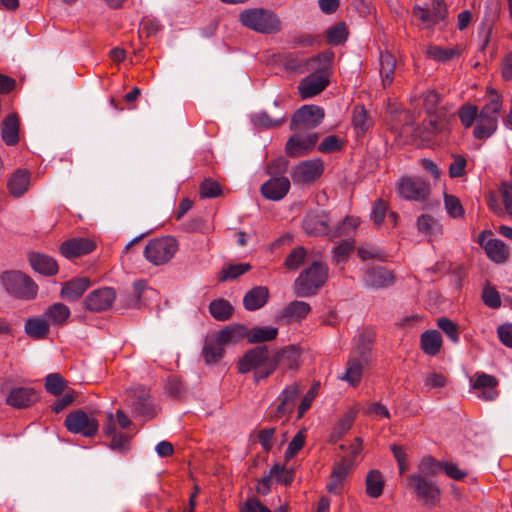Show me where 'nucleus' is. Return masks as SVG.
<instances>
[{"instance_id": "1", "label": "nucleus", "mask_w": 512, "mask_h": 512, "mask_svg": "<svg viewBox=\"0 0 512 512\" xmlns=\"http://www.w3.org/2000/svg\"><path fill=\"white\" fill-rule=\"evenodd\" d=\"M275 363L266 346H257L248 350L238 361L239 373L253 371L256 383L268 378L274 372Z\"/></svg>"}, {"instance_id": "2", "label": "nucleus", "mask_w": 512, "mask_h": 512, "mask_svg": "<svg viewBox=\"0 0 512 512\" xmlns=\"http://www.w3.org/2000/svg\"><path fill=\"white\" fill-rule=\"evenodd\" d=\"M328 278V267L315 261L302 271L294 282V293L298 297L315 295Z\"/></svg>"}, {"instance_id": "3", "label": "nucleus", "mask_w": 512, "mask_h": 512, "mask_svg": "<svg viewBox=\"0 0 512 512\" xmlns=\"http://www.w3.org/2000/svg\"><path fill=\"white\" fill-rule=\"evenodd\" d=\"M239 18L245 27L262 34H275L282 28L278 16L263 8L247 9L240 14Z\"/></svg>"}, {"instance_id": "4", "label": "nucleus", "mask_w": 512, "mask_h": 512, "mask_svg": "<svg viewBox=\"0 0 512 512\" xmlns=\"http://www.w3.org/2000/svg\"><path fill=\"white\" fill-rule=\"evenodd\" d=\"M492 98L486 103L478 113L477 123L473 135L477 139L489 138L497 129L498 114L502 107V102L498 94L491 90Z\"/></svg>"}, {"instance_id": "5", "label": "nucleus", "mask_w": 512, "mask_h": 512, "mask_svg": "<svg viewBox=\"0 0 512 512\" xmlns=\"http://www.w3.org/2000/svg\"><path fill=\"white\" fill-rule=\"evenodd\" d=\"M2 282L6 291L16 298L30 300L37 295L38 287L36 283L29 276L19 271L5 272L2 276Z\"/></svg>"}, {"instance_id": "6", "label": "nucleus", "mask_w": 512, "mask_h": 512, "mask_svg": "<svg viewBox=\"0 0 512 512\" xmlns=\"http://www.w3.org/2000/svg\"><path fill=\"white\" fill-rule=\"evenodd\" d=\"M177 250V240L174 237L165 236L150 240L145 247L144 256L150 263L159 266L168 263Z\"/></svg>"}, {"instance_id": "7", "label": "nucleus", "mask_w": 512, "mask_h": 512, "mask_svg": "<svg viewBox=\"0 0 512 512\" xmlns=\"http://www.w3.org/2000/svg\"><path fill=\"white\" fill-rule=\"evenodd\" d=\"M64 425L67 430L84 437H94L99 430V422L93 414L77 409L66 416Z\"/></svg>"}, {"instance_id": "8", "label": "nucleus", "mask_w": 512, "mask_h": 512, "mask_svg": "<svg viewBox=\"0 0 512 512\" xmlns=\"http://www.w3.org/2000/svg\"><path fill=\"white\" fill-rule=\"evenodd\" d=\"M423 106L428 115V124L423 123L424 130L428 135H423V140H428L429 135L437 133L441 129V119L444 116L442 107H440L441 96L435 90H428L422 95Z\"/></svg>"}, {"instance_id": "9", "label": "nucleus", "mask_w": 512, "mask_h": 512, "mask_svg": "<svg viewBox=\"0 0 512 512\" xmlns=\"http://www.w3.org/2000/svg\"><path fill=\"white\" fill-rule=\"evenodd\" d=\"M324 118V110L316 105H304L298 109L291 120V130L315 128Z\"/></svg>"}, {"instance_id": "10", "label": "nucleus", "mask_w": 512, "mask_h": 512, "mask_svg": "<svg viewBox=\"0 0 512 512\" xmlns=\"http://www.w3.org/2000/svg\"><path fill=\"white\" fill-rule=\"evenodd\" d=\"M115 300V290L110 287H104L90 292L83 300V305L86 310L98 313L110 309Z\"/></svg>"}, {"instance_id": "11", "label": "nucleus", "mask_w": 512, "mask_h": 512, "mask_svg": "<svg viewBox=\"0 0 512 512\" xmlns=\"http://www.w3.org/2000/svg\"><path fill=\"white\" fill-rule=\"evenodd\" d=\"M324 172V165L321 159H310L300 162L292 169L294 183L315 182Z\"/></svg>"}, {"instance_id": "12", "label": "nucleus", "mask_w": 512, "mask_h": 512, "mask_svg": "<svg viewBox=\"0 0 512 512\" xmlns=\"http://www.w3.org/2000/svg\"><path fill=\"white\" fill-rule=\"evenodd\" d=\"M499 384L498 379L484 372H477L475 374V380L471 384V389L475 391L477 398L483 401L495 400L499 392L497 386Z\"/></svg>"}, {"instance_id": "13", "label": "nucleus", "mask_w": 512, "mask_h": 512, "mask_svg": "<svg viewBox=\"0 0 512 512\" xmlns=\"http://www.w3.org/2000/svg\"><path fill=\"white\" fill-rule=\"evenodd\" d=\"M317 141V133L294 134L286 143V154L293 158L304 156L314 149Z\"/></svg>"}, {"instance_id": "14", "label": "nucleus", "mask_w": 512, "mask_h": 512, "mask_svg": "<svg viewBox=\"0 0 512 512\" xmlns=\"http://www.w3.org/2000/svg\"><path fill=\"white\" fill-rule=\"evenodd\" d=\"M329 215L324 211H310L305 216L302 226L310 236H322L329 233Z\"/></svg>"}, {"instance_id": "15", "label": "nucleus", "mask_w": 512, "mask_h": 512, "mask_svg": "<svg viewBox=\"0 0 512 512\" xmlns=\"http://www.w3.org/2000/svg\"><path fill=\"white\" fill-rule=\"evenodd\" d=\"M290 187V180L287 177H271L261 185L260 192L265 199L279 201L288 194Z\"/></svg>"}, {"instance_id": "16", "label": "nucleus", "mask_w": 512, "mask_h": 512, "mask_svg": "<svg viewBox=\"0 0 512 512\" xmlns=\"http://www.w3.org/2000/svg\"><path fill=\"white\" fill-rule=\"evenodd\" d=\"M95 248V242L89 238H72L61 244L60 252L64 257L71 259L86 255Z\"/></svg>"}, {"instance_id": "17", "label": "nucleus", "mask_w": 512, "mask_h": 512, "mask_svg": "<svg viewBox=\"0 0 512 512\" xmlns=\"http://www.w3.org/2000/svg\"><path fill=\"white\" fill-rule=\"evenodd\" d=\"M39 399L35 389L31 387H16L9 392L6 402L9 406L23 409L32 406Z\"/></svg>"}, {"instance_id": "18", "label": "nucleus", "mask_w": 512, "mask_h": 512, "mask_svg": "<svg viewBox=\"0 0 512 512\" xmlns=\"http://www.w3.org/2000/svg\"><path fill=\"white\" fill-rule=\"evenodd\" d=\"M299 395V386L293 383L287 386L278 396L279 404L276 408L274 418L281 419L288 416L295 407V401Z\"/></svg>"}, {"instance_id": "19", "label": "nucleus", "mask_w": 512, "mask_h": 512, "mask_svg": "<svg viewBox=\"0 0 512 512\" xmlns=\"http://www.w3.org/2000/svg\"><path fill=\"white\" fill-rule=\"evenodd\" d=\"M329 84L328 79L317 73H312L304 78L299 86V93L302 99H307L321 93Z\"/></svg>"}, {"instance_id": "20", "label": "nucleus", "mask_w": 512, "mask_h": 512, "mask_svg": "<svg viewBox=\"0 0 512 512\" xmlns=\"http://www.w3.org/2000/svg\"><path fill=\"white\" fill-rule=\"evenodd\" d=\"M300 351L295 346H287L274 355H272V362L275 363L274 371L277 367L283 370L297 369L299 366Z\"/></svg>"}, {"instance_id": "21", "label": "nucleus", "mask_w": 512, "mask_h": 512, "mask_svg": "<svg viewBox=\"0 0 512 512\" xmlns=\"http://www.w3.org/2000/svg\"><path fill=\"white\" fill-rule=\"evenodd\" d=\"M441 491L432 481L418 476V502L423 505L433 507L439 503Z\"/></svg>"}, {"instance_id": "22", "label": "nucleus", "mask_w": 512, "mask_h": 512, "mask_svg": "<svg viewBox=\"0 0 512 512\" xmlns=\"http://www.w3.org/2000/svg\"><path fill=\"white\" fill-rule=\"evenodd\" d=\"M375 333L372 329H364L355 339V345L350 355L362 358L364 362H371V349Z\"/></svg>"}, {"instance_id": "23", "label": "nucleus", "mask_w": 512, "mask_h": 512, "mask_svg": "<svg viewBox=\"0 0 512 512\" xmlns=\"http://www.w3.org/2000/svg\"><path fill=\"white\" fill-rule=\"evenodd\" d=\"M369 363L370 362H364V360L358 356L350 355L347 361L346 371L340 379L346 381L353 387L358 386L362 379L364 368L368 366Z\"/></svg>"}, {"instance_id": "24", "label": "nucleus", "mask_w": 512, "mask_h": 512, "mask_svg": "<svg viewBox=\"0 0 512 512\" xmlns=\"http://www.w3.org/2000/svg\"><path fill=\"white\" fill-rule=\"evenodd\" d=\"M107 420L108 423L104 427V432L106 436L111 438L110 448L120 452L126 451L129 447L131 436L126 433L116 431V426L114 425V415L112 413L107 415Z\"/></svg>"}, {"instance_id": "25", "label": "nucleus", "mask_w": 512, "mask_h": 512, "mask_svg": "<svg viewBox=\"0 0 512 512\" xmlns=\"http://www.w3.org/2000/svg\"><path fill=\"white\" fill-rule=\"evenodd\" d=\"M90 284L91 282L87 277L74 278L63 284L60 296L70 302L76 301L90 287Z\"/></svg>"}, {"instance_id": "26", "label": "nucleus", "mask_w": 512, "mask_h": 512, "mask_svg": "<svg viewBox=\"0 0 512 512\" xmlns=\"http://www.w3.org/2000/svg\"><path fill=\"white\" fill-rule=\"evenodd\" d=\"M359 412V406L354 405L349 408L339 419L330 434V441L336 443L339 441L352 427L356 416Z\"/></svg>"}, {"instance_id": "27", "label": "nucleus", "mask_w": 512, "mask_h": 512, "mask_svg": "<svg viewBox=\"0 0 512 512\" xmlns=\"http://www.w3.org/2000/svg\"><path fill=\"white\" fill-rule=\"evenodd\" d=\"M418 231L427 236L430 242H433L441 237L443 227L435 216L428 213L418 217Z\"/></svg>"}, {"instance_id": "28", "label": "nucleus", "mask_w": 512, "mask_h": 512, "mask_svg": "<svg viewBox=\"0 0 512 512\" xmlns=\"http://www.w3.org/2000/svg\"><path fill=\"white\" fill-rule=\"evenodd\" d=\"M20 120L16 113H11L5 117L2 123L1 135L3 141L14 146L19 142Z\"/></svg>"}, {"instance_id": "29", "label": "nucleus", "mask_w": 512, "mask_h": 512, "mask_svg": "<svg viewBox=\"0 0 512 512\" xmlns=\"http://www.w3.org/2000/svg\"><path fill=\"white\" fill-rule=\"evenodd\" d=\"M32 268L43 275H54L58 272L57 262L50 256L33 252L29 255Z\"/></svg>"}, {"instance_id": "30", "label": "nucleus", "mask_w": 512, "mask_h": 512, "mask_svg": "<svg viewBox=\"0 0 512 512\" xmlns=\"http://www.w3.org/2000/svg\"><path fill=\"white\" fill-rule=\"evenodd\" d=\"M269 299V290L265 286H256L249 290L243 299L245 309L254 311L262 308Z\"/></svg>"}, {"instance_id": "31", "label": "nucleus", "mask_w": 512, "mask_h": 512, "mask_svg": "<svg viewBox=\"0 0 512 512\" xmlns=\"http://www.w3.org/2000/svg\"><path fill=\"white\" fill-rule=\"evenodd\" d=\"M421 349L429 356H436L443 346L442 335L438 330H427L421 334Z\"/></svg>"}, {"instance_id": "32", "label": "nucleus", "mask_w": 512, "mask_h": 512, "mask_svg": "<svg viewBox=\"0 0 512 512\" xmlns=\"http://www.w3.org/2000/svg\"><path fill=\"white\" fill-rule=\"evenodd\" d=\"M30 185V173L24 169H18L8 180L9 193L18 198L24 195Z\"/></svg>"}, {"instance_id": "33", "label": "nucleus", "mask_w": 512, "mask_h": 512, "mask_svg": "<svg viewBox=\"0 0 512 512\" xmlns=\"http://www.w3.org/2000/svg\"><path fill=\"white\" fill-rule=\"evenodd\" d=\"M394 280L392 273L383 268L375 267L369 269L365 274V284L371 288H383L391 284Z\"/></svg>"}, {"instance_id": "34", "label": "nucleus", "mask_w": 512, "mask_h": 512, "mask_svg": "<svg viewBox=\"0 0 512 512\" xmlns=\"http://www.w3.org/2000/svg\"><path fill=\"white\" fill-rule=\"evenodd\" d=\"M322 60L329 62L331 57L323 54L312 58H301L300 60L290 59L286 62V68L296 73L303 74L316 69V64L320 63Z\"/></svg>"}, {"instance_id": "35", "label": "nucleus", "mask_w": 512, "mask_h": 512, "mask_svg": "<svg viewBox=\"0 0 512 512\" xmlns=\"http://www.w3.org/2000/svg\"><path fill=\"white\" fill-rule=\"evenodd\" d=\"M483 247L487 257L495 263H503L509 256V250L506 244L500 239H489Z\"/></svg>"}, {"instance_id": "36", "label": "nucleus", "mask_w": 512, "mask_h": 512, "mask_svg": "<svg viewBox=\"0 0 512 512\" xmlns=\"http://www.w3.org/2000/svg\"><path fill=\"white\" fill-rule=\"evenodd\" d=\"M248 328L243 325H231L220 330L216 336L222 344H236L241 340L247 338Z\"/></svg>"}, {"instance_id": "37", "label": "nucleus", "mask_w": 512, "mask_h": 512, "mask_svg": "<svg viewBox=\"0 0 512 512\" xmlns=\"http://www.w3.org/2000/svg\"><path fill=\"white\" fill-rule=\"evenodd\" d=\"M352 125L357 136H364L372 128L373 121L363 105H356L353 108Z\"/></svg>"}, {"instance_id": "38", "label": "nucleus", "mask_w": 512, "mask_h": 512, "mask_svg": "<svg viewBox=\"0 0 512 512\" xmlns=\"http://www.w3.org/2000/svg\"><path fill=\"white\" fill-rule=\"evenodd\" d=\"M311 307L304 301H292L282 311V317L287 321H302L310 313Z\"/></svg>"}, {"instance_id": "39", "label": "nucleus", "mask_w": 512, "mask_h": 512, "mask_svg": "<svg viewBox=\"0 0 512 512\" xmlns=\"http://www.w3.org/2000/svg\"><path fill=\"white\" fill-rule=\"evenodd\" d=\"M366 493L369 497L377 499L383 494L385 481L381 471L370 470L365 479Z\"/></svg>"}, {"instance_id": "40", "label": "nucleus", "mask_w": 512, "mask_h": 512, "mask_svg": "<svg viewBox=\"0 0 512 512\" xmlns=\"http://www.w3.org/2000/svg\"><path fill=\"white\" fill-rule=\"evenodd\" d=\"M70 315L71 312L69 307L63 303H54L44 312V317L46 318L47 322L57 326L65 324Z\"/></svg>"}, {"instance_id": "41", "label": "nucleus", "mask_w": 512, "mask_h": 512, "mask_svg": "<svg viewBox=\"0 0 512 512\" xmlns=\"http://www.w3.org/2000/svg\"><path fill=\"white\" fill-rule=\"evenodd\" d=\"M202 354L207 364L216 363L223 357L224 345L216 335L213 338H207Z\"/></svg>"}, {"instance_id": "42", "label": "nucleus", "mask_w": 512, "mask_h": 512, "mask_svg": "<svg viewBox=\"0 0 512 512\" xmlns=\"http://www.w3.org/2000/svg\"><path fill=\"white\" fill-rule=\"evenodd\" d=\"M25 332L32 339H44L49 334V323L46 318H29L25 323Z\"/></svg>"}, {"instance_id": "43", "label": "nucleus", "mask_w": 512, "mask_h": 512, "mask_svg": "<svg viewBox=\"0 0 512 512\" xmlns=\"http://www.w3.org/2000/svg\"><path fill=\"white\" fill-rule=\"evenodd\" d=\"M431 6V11L421 9L420 18L429 25H434L445 19L447 8L443 0H432ZM418 10H420L419 7Z\"/></svg>"}, {"instance_id": "44", "label": "nucleus", "mask_w": 512, "mask_h": 512, "mask_svg": "<svg viewBox=\"0 0 512 512\" xmlns=\"http://www.w3.org/2000/svg\"><path fill=\"white\" fill-rule=\"evenodd\" d=\"M131 405L135 412L142 416H152L153 407L148 392L144 389L139 390L131 396Z\"/></svg>"}, {"instance_id": "45", "label": "nucleus", "mask_w": 512, "mask_h": 512, "mask_svg": "<svg viewBox=\"0 0 512 512\" xmlns=\"http://www.w3.org/2000/svg\"><path fill=\"white\" fill-rule=\"evenodd\" d=\"M396 192L403 200H416V179L413 176H402L396 182Z\"/></svg>"}, {"instance_id": "46", "label": "nucleus", "mask_w": 512, "mask_h": 512, "mask_svg": "<svg viewBox=\"0 0 512 512\" xmlns=\"http://www.w3.org/2000/svg\"><path fill=\"white\" fill-rule=\"evenodd\" d=\"M396 67L395 57L389 53L384 52L380 55V75L384 85H389L394 79V71Z\"/></svg>"}, {"instance_id": "47", "label": "nucleus", "mask_w": 512, "mask_h": 512, "mask_svg": "<svg viewBox=\"0 0 512 512\" xmlns=\"http://www.w3.org/2000/svg\"><path fill=\"white\" fill-rule=\"evenodd\" d=\"M278 335L275 327H255L248 329L247 339L249 343H262L274 340Z\"/></svg>"}, {"instance_id": "48", "label": "nucleus", "mask_w": 512, "mask_h": 512, "mask_svg": "<svg viewBox=\"0 0 512 512\" xmlns=\"http://www.w3.org/2000/svg\"><path fill=\"white\" fill-rule=\"evenodd\" d=\"M209 312L214 319L226 321L232 316L233 307L225 299H216L209 304Z\"/></svg>"}, {"instance_id": "49", "label": "nucleus", "mask_w": 512, "mask_h": 512, "mask_svg": "<svg viewBox=\"0 0 512 512\" xmlns=\"http://www.w3.org/2000/svg\"><path fill=\"white\" fill-rule=\"evenodd\" d=\"M427 55L437 61H448L461 55L459 47L442 48L439 46H429L426 50Z\"/></svg>"}, {"instance_id": "50", "label": "nucleus", "mask_w": 512, "mask_h": 512, "mask_svg": "<svg viewBox=\"0 0 512 512\" xmlns=\"http://www.w3.org/2000/svg\"><path fill=\"white\" fill-rule=\"evenodd\" d=\"M437 327L445 333V335L454 344H458L460 341V332L457 324L451 321L447 317H440L437 319Z\"/></svg>"}, {"instance_id": "51", "label": "nucleus", "mask_w": 512, "mask_h": 512, "mask_svg": "<svg viewBox=\"0 0 512 512\" xmlns=\"http://www.w3.org/2000/svg\"><path fill=\"white\" fill-rule=\"evenodd\" d=\"M347 27L345 23H337L326 32V40L330 45H339L347 39Z\"/></svg>"}, {"instance_id": "52", "label": "nucleus", "mask_w": 512, "mask_h": 512, "mask_svg": "<svg viewBox=\"0 0 512 512\" xmlns=\"http://www.w3.org/2000/svg\"><path fill=\"white\" fill-rule=\"evenodd\" d=\"M306 249L302 246L294 248L286 257L284 266L290 270H297L306 258Z\"/></svg>"}, {"instance_id": "53", "label": "nucleus", "mask_w": 512, "mask_h": 512, "mask_svg": "<svg viewBox=\"0 0 512 512\" xmlns=\"http://www.w3.org/2000/svg\"><path fill=\"white\" fill-rule=\"evenodd\" d=\"M250 269H251V266L248 263L229 265L228 267L224 268L221 271L219 280L221 282H224L227 280L236 279L237 277L248 272Z\"/></svg>"}, {"instance_id": "54", "label": "nucleus", "mask_w": 512, "mask_h": 512, "mask_svg": "<svg viewBox=\"0 0 512 512\" xmlns=\"http://www.w3.org/2000/svg\"><path fill=\"white\" fill-rule=\"evenodd\" d=\"M269 472L272 478H276L278 483L284 485H290L294 480V470L280 464L273 465Z\"/></svg>"}, {"instance_id": "55", "label": "nucleus", "mask_w": 512, "mask_h": 512, "mask_svg": "<svg viewBox=\"0 0 512 512\" xmlns=\"http://www.w3.org/2000/svg\"><path fill=\"white\" fill-rule=\"evenodd\" d=\"M355 465L356 461L351 457H343L339 462L334 464L331 474L333 477L344 481Z\"/></svg>"}, {"instance_id": "56", "label": "nucleus", "mask_w": 512, "mask_h": 512, "mask_svg": "<svg viewBox=\"0 0 512 512\" xmlns=\"http://www.w3.org/2000/svg\"><path fill=\"white\" fill-rule=\"evenodd\" d=\"M45 388L49 393L59 396L65 388V380L59 373L49 374L45 378Z\"/></svg>"}, {"instance_id": "57", "label": "nucleus", "mask_w": 512, "mask_h": 512, "mask_svg": "<svg viewBox=\"0 0 512 512\" xmlns=\"http://www.w3.org/2000/svg\"><path fill=\"white\" fill-rule=\"evenodd\" d=\"M388 211V203L383 199H377L373 203L370 219L375 226L380 227Z\"/></svg>"}, {"instance_id": "58", "label": "nucleus", "mask_w": 512, "mask_h": 512, "mask_svg": "<svg viewBox=\"0 0 512 512\" xmlns=\"http://www.w3.org/2000/svg\"><path fill=\"white\" fill-rule=\"evenodd\" d=\"M306 440V433L304 430L298 431V433L293 437L291 442L288 445L287 450L285 451V461L288 462L292 459L304 446Z\"/></svg>"}, {"instance_id": "59", "label": "nucleus", "mask_w": 512, "mask_h": 512, "mask_svg": "<svg viewBox=\"0 0 512 512\" xmlns=\"http://www.w3.org/2000/svg\"><path fill=\"white\" fill-rule=\"evenodd\" d=\"M222 194L221 185L211 179H205L200 185V196L201 198H215Z\"/></svg>"}, {"instance_id": "60", "label": "nucleus", "mask_w": 512, "mask_h": 512, "mask_svg": "<svg viewBox=\"0 0 512 512\" xmlns=\"http://www.w3.org/2000/svg\"><path fill=\"white\" fill-rule=\"evenodd\" d=\"M425 202V207L433 209H439L440 202L438 199L430 198V186L425 182L418 181V203Z\"/></svg>"}, {"instance_id": "61", "label": "nucleus", "mask_w": 512, "mask_h": 512, "mask_svg": "<svg viewBox=\"0 0 512 512\" xmlns=\"http://www.w3.org/2000/svg\"><path fill=\"white\" fill-rule=\"evenodd\" d=\"M320 389V383H314L308 392L302 398L298 407V418H301L305 412L311 407Z\"/></svg>"}, {"instance_id": "62", "label": "nucleus", "mask_w": 512, "mask_h": 512, "mask_svg": "<svg viewBox=\"0 0 512 512\" xmlns=\"http://www.w3.org/2000/svg\"><path fill=\"white\" fill-rule=\"evenodd\" d=\"M288 160L284 157H279L272 160L266 166V173L271 177L284 176L288 169Z\"/></svg>"}, {"instance_id": "63", "label": "nucleus", "mask_w": 512, "mask_h": 512, "mask_svg": "<svg viewBox=\"0 0 512 512\" xmlns=\"http://www.w3.org/2000/svg\"><path fill=\"white\" fill-rule=\"evenodd\" d=\"M353 249V242L343 241L333 249V262L336 265L344 263Z\"/></svg>"}, {"instance_id": "64", "label": "nucleus", "mask_w": 512, "mask_h": 512, "mask_svg": "<svg viewBox=\"0 0 512 512\" xmlns=\"http://www.w3.org/2000/svg\"><path fill=\"white\" fill-rule=\"evenodd\" d=\"M344 146V142L342 139L335 135L327 136L320 143L318 150L322 153H332L336 151H340Z\"/></svg>"}]
</instances>
